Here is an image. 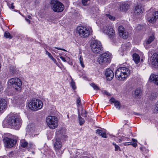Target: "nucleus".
Instances as JSON below:
<instances>
[{"mask_svg":"<svg viewBox=\"0 0 158 158\" xmlns=\"http://www.w3.org/2000/svg\"><path fill=\"white\" fill-rule=\"evenodd\" d=\"M130 74V70L126 67H120L116 71L115 73V77L118 80H125Z\"/></svg>","mask_w":158,"mask_h":158,"instance_id":"f257e3e1","label":"nucleus"},{"mask_svg":"<svg viewBox=\"0 0 158 158\" xmlns=\"http://www.w3.org/2000/svg\"><path fill=\"white\" fill-rule=\"evenodd\" d=\"M8 123L12 128L18 130L21 127L22 122L19 116L14 115L8 118Z\"/></svg>","mask_w":158,"mask_h":158,"instance_id":"f03ea898","label":"nucleus"},{"mask_svg":"<svg viewBox=\"0 0 158 158\" xmlns=\"http://www.w3.org/2000/svg\"><path fill=\"white\" fill-rule=\"evenodd\" d=\"M51 9L55 12H61L64 9V6L58 0H51L50 3Z\"/></svg>","mask_w":158,"mask_h":158,"instance_id":"7ed1b4c3","label":"nucleus"},{"mask_svg":"<svg viewBox=\"0 0 158 158\" xmlns=\"http://www.w3.org/2000/svg\"><path fill=\"white\" fill-rule=\"evenodd\" d=\"M43 106L42 101L36 99L32 100L28 104L29 108L32 110L35 111L41 109Z\"/></svg>","mask_w":158,"mask_h":158,"instance_id":"20e7f679","label":"nucleus"},{"mask_svg":"<svg viewBox=\"0 0 158 158\" xmlns=\"http://www.w3.org/2000/svg\"><path fill=\"white\" fill-rule=\"evenodd\" d=\"M91 30L90 28L82 26L78 27L76 29V32L79 34L81 37L85 38L88 37L89 35Z\"/></svg>","mask_w":158,"mask_h":158,"instance_id":"39448f33","label":"nucleus"},{"mask_svg":"<svg viewBox=\"0 0 158 158\" xmlns=\"http://www.w3.org/2000/svg\"><path fill=\"white\" fill-rule=\"evenodd\" d=\"M47 125L52 129H54L58 126V119L55 116H49L46 118Z\"/></svg>","mask_w":158,"mask_h":158,"instance_id":"423d86ee","label":"nucleus"},{"mask_svg":"<svg viewBox=\"0 0 158 158\" xmlns=\"http://www.w3.org/2000/svg\"><path fill=\"white\" fill-rule=\"evenodd\" d=\"M111 61V56L110 54L105 52L99 55L97 59V61L100 64L109 63Z\"/></svg>","mask_w":158,"mask_h":158,"instance_id":"0eeeda50","label":"nucleus"},{"mask_svg":"<svg viewBox=\"0 0 158 158\" xmlns=\"http://www.w3.org/2000/svg\"><path fill=\"white\" fill-rule=\"evenodd\" d=\"M91 47L92 51L95 54L99 53L102 50L101 43L97 40H94L92 42Z\"/></svg>","mask_w":158,"mask_h":158,"instance_id":"6e6552de","label":"nucleus"},{"mask_svg":"<svg viewBox=\"0 0 158 158\" xmlns=\"http://www.w3.org/2000/svg\"><path fill=\"white\" fill-rule=\"evenodd\" d=\"M54 147L56 154L59 156H61L63 152V150L62 149V143L60 138H56L54 143Z\"/></svg>","mask_w":158,"mask_h":158,"instance_id":"1a4fd4ad","label":"nucleus"},{"mask_svg":"<svg viewBox=\"0 0 158 158\" xmlns=\"http://www.w3.org/2000/svg\"><path fill=\"white\" fill-rule=\"evenodd\" d=\"M9 83L12 85L17 86V87H15V89L17 91L20 90L22 85V82L20 79L18 78H12L9 79Z\"/></svg>","mask_w":158,"mask_h":158,"instance_id":"9d476101","label":"nucleus"},{"mask_svg":"<svg viewBox=\"0 0 158 158\" xmlns=\"http://www.w3.org/2000/svg\"><path fill=\"white\" fill-rule=\"evenodd\" d=\"M3 141L6 147L7 148H11L16 143V140L8 137L5 138Z\"/></svg>","mask_w":158,"mask_h":158,"instance_id":"9b49d317","label":"nucleus"},{"mask_svg":"<svg viewBox=\"0 0 158 158\" xmlns=\"http://www.w3.org/2000/svg\"><path fill=\"white\" fill-rule=\"evenodd\" d=\"M106 28V29L104 30V32L108 35L110 38L114 37L115 35V32L113 27L109 26H107Z\"/></svg>","mask_w":158,"mask_h":158,"instance_id":"f8f14e48","label":"nucleus"},{"mask_svg":"<svg viewBox=\"0 0 158 158\" xmlns=\"http://www.w3.org/2000/svg\"><path fill=\"white\" fill-rule=\"evenodd\" d=\"M118 31L119 36L124 39H126L128 37V33L125 30L124 27L119 26L118 28Z\"/></svg>","mask_w":158,"mask_h":158,"instance_id":"ddd939ff","label":"nucleus"},{"mask_svg":"<svg viewBox=\"0 0 158 158\" xmlns=\"http://www.w3.org/2000/svg\"><path fill=\"white\" fill-rule=\"evenodd\" d=\"M151 61L152 65L156 68H158V52L153 54Z\"/></svg>","mask_w":158,"mask_h":158,"instance_id":"4468645a","label":"nucleus"},{"mask_svg":"<svg viewBox=\"0 0 158 158\" xmlns=\"http://www.w3.org/2000/svg\"><path fill=\"white\" fill-rule=\"evenodd\" d=\"M105 75L108 80H112L114 76V73L113 71L110 69L108 68L106 70Z\"/></svg>","mask_w":158,"mask_h":158,"instance_id":"2eb2a0df","label":"nucleus"},{"mask_svg":"<svg viewBox=\"0 0 158 158\" xmlns=\"http://www.w3.org/2000/svg\"><path fill=\"white\" fill-rule=\"evenodd\" d=\"M143 6L141 5H138L135 7L134 12L135 15H139L143 12Z\"/></svg>","mask_w":158,"mask_h":158,"instance_id":"dca6fc26","label":"nucleus"},{"mask_svg":"<svg viewBox=\"0 0 158 158\" xmlns=\"http://www.w3.org/2000/svg\"><path fill=\"white\" fill-rule=\"evenodd\" d=\"M56 134L57 136V138H61V139H64L66 137V135L65 134L64 131L62 129L56 131Z\"/></svg>","mask_w":158,"mask_h":158,"instance_id":"f3484780","label":"nucleus"},{"mask_svg":"<svg viewBox=\"0 0 158 158\" xmlns=\"http://www.w3.org/2000/svg\"><path fill=\"white\" fill-rule=\"evenodd\" d=\"M158 18V11H156L152 14V17H147V20L150 23H153L155 22L156 19Z\"/></svg>","mask_w":158,"mask_h":158,"instance_id":"a211bd4d","label":"nucleus"},{"mask_svg":"<svg viewBox=\"0 0 158 158\" xmlns=\"http://www.w3.org/2000/svg\"><path fill=\"white\" fill-rule=\"evenodd\" d=\"M150 81L158 85V75H151L149 78Z\"/></svg>","mask_w":158,"mask_h":158,"instance_id":"6ab92c4d","label":"nucleus"},{"mask_svg":"<svg viewBox=\"0 0 158 158\" xmlns=\"http://www.w3.org/2000/svg\"><path fill=\"white\" fill-rule=\"evenodd\" d=\"M6 104V102L5 99H0V112L5 108Z\"/></svg>","mask_w":158,"mask_h":158,"instance_id":"aec40b11","label":"nucleus"},{"mask_svg":"<svg viewBox=\"0 0 158 158\" xmlns=\"http://www.w3.org/2000/svg\"><path fill=\"white\" fill-rule=\"evenodd\" d=\"M110 100V102L114 103V106L116 108H118V109L120 108L121 104L119 102L115 100V99L113 98H111Z\"/></svg>","mask_w":158,"mask_h":158,"instance_id":"412c9836","label":"nucleus"},{"mask_svg":"<svg viewBox=\"0 0 158 158\" xmlns=\"http://www.w3.org/2000/svg\"><path fill=\"white\" fill-rule=\"evenodd\" d=\"M132 140L133 142H125L123 143L124 145H132L135 147H136L137 145L136 143L137 140L134 139H132Z\"/></svg>","mask_w":158,"mask_h":158,"instance_id":"4be33fe9","label":"nucleus"},{"mask_svg":"<svg viewBox=\"0 0 158 158\" xmlns=\"http://www.w3.org/2000/svg\"><path fill=\"white\" fill-rule=\"evenodd\" d=\"M96 133L99 136H101L102 137L106 138L107 137L106 132L102 130L99 129L96 130Z\"/></svg>","mask_w":158,"mask_h":158,"instance_id":"5701e85b","label":"nucleus"},{"mask_svg":"<svg viewBox=\"0 0 158 158\" xmlns=\"http://www.w3.org/2000/svg\"><path fill=\"white\" fill-rule=\"evenodd\" d=\"M129 5L127 4H124L121 5L120 10L123 11H127L129 8Z\"/></svg>","mask_w":158,"mask_h":158,"instance_id":"b1692460","label":"nucleus"},{"mask_svg":"<svg viewBox=\"0 0 158 158\" xmlns=\"http://www.w3.org/2000/svg\"><path fill=\"white\" fill-rule=\"evenodd\" d=\"M133 60L135 63L138 64L139 62L140 58L139 55L136 53H134L133 55Z\"/></svg>","mask_w":158,"mask_h":158,"instance_id":"393cba45","label":"nucleus"},{"mask_svg":"<svg viewBox=\"0 0 158 158\" xmlns=\"http://www.w3.org/2000/svg\"><path fill=\"white\" fill-rule=\"evenodd\" d=\"M78 118L79 122V124L80 125H82L85 123V121L83 118H82L80 114V112L79 110L78 109Z\"/></svg>","mask_w":158,"mask_h":158,"instance_id":"a878e982","label":"nucleus"},{"mask_svg":"<svg viewBox=\"0 0 158 158\" xmlns=\"http://www.w3.org/2000/svg\"><path fill=\"white\" fill-rule=\"evenodd\" d=\"M142 91L140 88L136 89L135 91V94L136 96H140L141 94Z\"/></svg>","mask_w":158,"mask_h":158,"instance_id":"bb28decb","label":"nucleus"},{"mask_svg":"<svg viewBox=\"0 0 158 158\" xmlns=\"http://www.w3.org/2000/svg\"><path fill=\"white\" fill-rule=\"evenodd\" d=\"M154 36H150L146 42V44H150L154 40Z\"/></svg>","mask_w":158,"mask_h":158,"instance_id":"cd10ccee","label":"nucleus"},{"mask_svg":"<svg viewBox=\"0 0 158 158\" xmlns=\"http://www.w3.org/2000/svg\"><path fill=\"white\" fill-rule=\"evenodd\" d=\"M158 94L156 92L152 93L150 97V99L153 100L156 99L157 97Z\"/></svg>","mask_w":158,"mask_h":158,"instance_id":"c85d7f7f","label":"nucleus"},{"mask_svg":"<svg viewBox=\"0 0 158 158\" xmlns=\"http://www.w3.org/2000/svg\"><path fill=\"white\" fill-rule=\"evenodd\" d=\"M4 37L6 38L11 39L12 38L13 36L11 35L9 32H6L4 34Z\"/></svg>","mask_w":158,"mask_h":158,"instance_id":"c756f323","label":"nucleus"},{"mask_svg":"<svg viewBox=\"0 0 158 158\" xmlns=\"http://www.w3.org/2000/svg\"><path fill=\"white\" fill-rule=\"evenodd\" d=\"M10 72L12 74H14L16 72L15 68L14 66H10Z\"/></svg>","mask_w":158,"mask_h":158,"instance_id":"7c9ffc66","label":"nucleus"},{"mask_svg":"<svg viewBox=\"0 0 158 158\" xmlns=\"http://www.w3.org/2000/svg\"><path fill=\"white\" fill-rule=\"evenodd\" d=\"M21 146L23 147H25L27 145L28 143L24 140H21Z\"/></svg>","mask_w":158,"mask_h":158,"instance_id":"2f4dec72","label":"nucleus"},{"mask_svg":"<svg viewBox=\"0 0 158 158\" xmlns=\"http://www.w3.org/2000/svg\"><path fill=\"white\" fill-rule=\"evenodd\" d=\"M81 115L83 116V117H86V114H87V112L85 110H84L82 109V110L81 111Z\"/></svg>","mask_w":158,"mask_h":158,"instance_id":"473e14b6","label":"nucleus"},{"mask_svg":"<svg viewBox=\"0 0 158 158\" xmlns=\"http://www.w3.org/2000/svg\"><path fill=\"white\" fill-rule=\"evenodd\" d=\"M71 85L72 88L74 89L75 90L76 89V87L75 85V82L73 81V79H72L71 81Z\"/></svg>","mask_w":158,"mask_h":158,"instance_id":"72a5a7b5","label":"nucleus"},{"mask_svg":"<svg viewBox=\"0 0 158 158\" xmlns=\"http://www.w3.org/2000/svg\"><path fill=\"white\" fill-rule=\"evenodd\" d=\"M90 85L92 86L94 88V89L95 90H98L99 89V87L94 83H91L90 84Z\"/></svg>","mask_w":158,"mask_h":158,"instance_id":"f704fd0d","label":"nucleus"},{"mask_svg":"<svg viewBox=\"0 0 158 158\" xmlns=\"http://www.w3.org/2000/svg\"><path fill=\"white\" fill-rule=\"evenodd\" d=\"M106 16L109 18V19L112 21H114L115 18L113 16H112L111 15L109 14H106Z\"/></svg>","mask_w":158,"mask_h":158,"instance_id":"c9c22d12","label":"nucleus"},{"mask_svg":"<svg viewBox=\"0 0 158 158\" xmlns=\"http://www.w3.org/2000/svg\"><path fill=\"white\" fill-rule=\"evenodd\" d=\"M112 144H113V145H114L115 147V151H117L118 150H120V148L118 145H116V143H112Z\"/></svg>","mask_w":158,"mask_h":158,"instance_id":"e433bc0d","label":"nucleus"},{"mask_svg":"<svg viewBox=\"0 0 158 158\" xmlns=\"http://www.w3.org/2000/svg\"><path fill=\"white\" fill-rule=\"evenodd\" d=\"M79 60H80V62L81 64V66L83 68L85 66H84V64L83 63V58L81 57V56L80 57Z\"/></svg>","mask_w":158,"mask_h":158,"instance_id":"4c0bfd02","label":"nucleus"},{"mask_svg":"<svg viewBox=\"0 0 158 158\" xmlns=\"http://www.w3.org/2000/svg\"><path fill=\"white\" fill-rule=\"evenodd\" d=\"M89 0H82V3L83 5L84 6H86L87 5V2Z\"/></svg>","mask_w":158,"mask_h":158,"instance_id":"58836bf2","label":"nucleus"},{"mask_svg":"<svg viewBox=\"0 0 158 158\" xmlns=\"http://www.w3.org/2000/svg\"><path fill=\"white\" fill-rule=\"evenodd\" d=\"M154 110L156 112H158V102H156V104L155 105V107Z\"/></svg>","mask_w":158,"mask_h":158,"instance_id":"ea45409f","label":"nucleus"},{"mask_svg":"<svg viewBox=\"0 0 158 158\" xmlns=\"http://www.w3.org/2000/svg\"><path fill=\"white\" fill-rule=\"evenodd\" d=\"M121 138V139H122L123 141H125L126 140L128 141L129 140H128V139H129V138H126L125 137L123 136H122Z\"/></svg>","mask_w":158,"mask_h":158,"instance_id":"a19ab883","label":"nucleus"},{"mask_svg":"<svg viewBox=\"0 0 158 158\" xmlns=\"http://www.w3.org/2000/svg\"><path fill=\"white\" fill-rule=\"evenodd\" d=\"M46 55H47L50 58L51 57H52V56L51 55L50 53L48 52L47 51H46Z\"/></svg>","mask_w":158,"mask_h":158,"instance_id":"79ce46f5","label":"nucleus"},{"mask_svg":"<svg viewBox=\"0 0 158 158\" xmlns=\"http://www.w3.org/2000/svg\"><path fill=\"white\" fill-rule=\"evenodd\" d=\"M55 48L58 50H63L64 51H66L65 49H63V48H60L56 47H55Z\"/></svg>","mask_w":158,"mask_h":158,"instance_id":"37998d69","label":"nucleus"},{"mask_svg":"<svg viewBox=\"0 0 158 158\" xmlns=\"http://www.w3.org/2000/svg\"><path fill=\"white\" fill-rule=\"evenodd\" d=\"M103 94L108 96H110V94L106 91H104L103 92Z\"/></svg>","mask_w":158,"mask_h":158,"instance_id":"c03bdc74","label":"nucleus"},{"mask_svg":"<svg viewBox=\"0 0 158 158\" xmlns=\"http://www.w3.org/2000/svg\"><path fill=\"white\" fill-rule=\"evenodd\" d=\"M77 102L78 105H80L81 102L80 99V98H79L77 100Z\"/></svg>","mask_w":158,"mask_h":158,"instance_id":"a18cd8bd","label":"nucleus"},{"mask_svg":"<svg viewBox=\"0 0 158 158\" xmlns=\"http://www.w3.org/2000/svg\"><path fill=\"white\" fill-rule=\"evenodd\" d=\"M9 7L12 9H14V6L13 5V3H11L10 5L9 6Z\"/></svg>","mask_w":158,"mask_h":158,"instance_id":"49530a36","label":"nucleus"},{"mask_svg":"<svg viewBox=\"0 0 158 158\" xmlns=\"http://www.w3.org/2000/svg\"><path fill=\"white\" fill-rule=\"evenodd\" d=\"M60 58L64 62H66V60L65 58L63 56H61L60 57Z\"/></svg>","mask_w":158,"mask_h":158,"instance_id":"de8ad7c7","label":"nucleus"},{"mask_svg":"<svg viewBox=\"0 0 158 158\" xmlns=\"http://www.w3.org/2000/svg\"><path fill=\"white\" fill-rule=\"evenodd\" d=\"M50 59H51L55 62L56 61V60L52 56L51 57Z\"/></svg>","mask_w":158,"mask_h":158,"instance_id":"09e8293b","label":"nucleus"},{"mask_svg":"<svg viewBox=\"0 0 158 158\" xmlns=\"http://www.w3.org/2000/svg\"><path fill=\"white\" fill-rule=\"evenodd\" d=\"M26 20L27 21V22H28L29 23H30V20L29 19H26Z\"/></svg>","mask_w":158,"mask_h":158,"instance_id":"8fccbe9b","label":"nucleus"},{"mask_svg":"<svg viewBox=\"0 0 158 158\" xmlns=\"http://www.w3.org/2000/svg\"><path fill=\"white\" fill-rule=\"evenodd\" d=\"M123 140H122V139H121V138H120L119 139H118V141L119 142H121Z\"/></svg>","mask_w":158,"mask_h":158,"instance_id":"3c124183","label":"nucleus"},{"mask_svg":"<svg viewBox=\"0 0 158 158\" xmlns=\"http://www.w3.org/2000/svg\"><path fill=\"white\" fill-rule=\"evenodd\" d=\"M151 10H152V9H150V10L148 11V14L151 11Z\"/></svg>","mask_w":158,"mask_h":158,"instance_id":"603ef678","label":"nucleus"},{"mask_svg":"<svg viewBox=\"0 0 158 158\" xmlns=\"http://www.w3.org/2000/svg\"><path fill=\"white\" fill-rule=\"evenodd\" d=\"M134 114H136V115H138L139 114L138 113H135V112H134Z\"/></svg>","mask_w":158,"mask_h":158,"instance_id":"864d4df0","label":"nucleus"}]
</instances>
